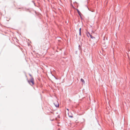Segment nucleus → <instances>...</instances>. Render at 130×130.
<instances>
[{
    "mask_svg": "<svg viewBox=\"0 0 130 130\" xmlns=\"http://www.w3.org/2000/svg\"><path fill=\"white\" fill-rule=\"evenodd\" d=\"M81 81L83 83L85 84V82L84 80L82 78H81L80 79Z\"/></svg>",
    "mask_w": 130,
    "mask_h": 130,
    "instance_id": "obj_2",
    "label": "nucleus"
},
{
    "mask_svg": "<svg viewBox=\"0 0 130 130\" xmlns=\"http://www.w3.org/2000/svg\"><path fill=\"white\" fill-rule=\"evenodd\" d=\"M67 110H68V111L69 110V109H67Z\"/></svg>",
    "mask_w": 130,
    "mask_h": 130,
    "instance_id": "obj_6",
    "label": "nucleus"
},
{
    "mask_svg": "<svg viewBox=\"0 0 130 130\" xmlns=\"http://www.w3.org/2000/svg\"><path fill=\"white\" fill-rule=\"evenodd\" d=\"M29 75L30 76H31V75L30 74H29Z\"/></svg>",
    "mask_w": 130,
    "mask_h": 130,
    "instance_id": "obj_7",
    "label": "nucleus"
},
{
    "mask_svg": "<svg viewBox=\"0 0 130 130\" xmlns=\"http://www.w3.org/2000/svg\"><path fill=\"white\" fill-rule=\"evenodd\" d=\"M90 37L91 38H95L94 37H92V36L91 35H90Z\"/></svg>",
    "mask_w": 130,
    "mask_h": 130,
    "instance_id": "obj_4",
    "label": "nucleus"
},
{
    "mask_svg": "<svg viewBox=\"0 0 130 130\" xmlns=\"http://www.w3.org/2000/svg\"><path fill=\"white\" fill-rule=\"evenodd\" d=\"M28 82L31 85H32L34 84V80L33 78H31L30 80H28Z\"/></svg>",
    "mask_w": 130,
    "mask_h": 130,
    "instance_id": "obj_1",
    "label": "nucleus"
},
{
    "mask_svg": "<svg viewBox=\"0 0 130 130\" xmlns=\"http://www.w3.org/2000/svg\"><path fill=\"white\" fill-rule=\"evenodd\" d=\"M59 105L58 104L57 105H55V106L56 107H58Z\"/></svg>",
    "mask_w": 130,
    "mask_h": 130,
    "instance_id": "obj_5",
    "label": "nucleus"
},
{
    "mask_svg": "<svg viewBox=\"0 0 130 130\" xmlns=\"http://www.w3.org/2000/svg\"><path fill=\"white\" fill-rule=\"evenodd\" d=\"M81 28H80L79 29V35H81Z\"/></svg>",
    "mask_w": 130,
    "mask_h": 130,
    "instance_id": "obj_3",
    "label": "nucleus"
}]
</instances>
